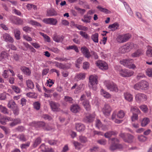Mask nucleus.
<instances>
[{
	"label": "nucleus",
	"instance_id": "nucleus-1",
	"mask_svg": "<svg viewBox=\"0 0 152 152\" xmlns=\"http://www.w3.org/2000/svg\"><path fill=\"white\" fill-rule=\"evenodd\" d=\"M148 86L149 84L148 82L145 80H142L134 85V88L135 90H146L148 88Z\"/></svg>",
	"mask_w": 152,
	"mask_h": 152
},
{
	"label": "nucleus",
	"instance_id": "nucleus-2",
	"mask_svg": "<svg viewBox=\"0 0 152 152\" xmlns=\"http://www.w3.org/2000/svg\"><path fill=\"white\" fill-rule=\"evenodd\" d=\"M98 77L96 75H91L89 77V86L93 90L96 89V85L98 83Z\"/></svg>",
	"mask_w": 152,
	"mask_h": 152
},
{
	"label": "nucleus",
	"instance_id": "nucleus-3",
	"mask_svg": "<svg viewBox=\"0 0 152 152\" xmlns=\"http://www.w3.org/2000/svg\"><path fill=\"white\" fill-rule=\"evenodd\" d=\"M131 37V34H120L118 36L116 40L117 42L122 43L128 41Z\"/></svg>",
	"mask_w": 152,
	"mask_h": 152
},
{
	"label": "nucleus",
	"instance_id": "nucleus-4",
	"mask_svg": "<svg viewBox=\"0 0 152 152\" xmlns=\"http://www.w3.org/2000/svg\"><path fill=\"white\" fill-rule=\"evenodd\" d=\"M104 83L107 88L110 91L115 92L118 91V88L114 83L109 81H105Z\"/></svg>",
	"mask_w": 152,
	"mask_h": 152
},
{
	"label": "nucleus",
	"instance_id": "nucleus-5",
	"mask_svg": "<svg viewBox=\"0 0 152 152\" xmlns=\"http://www.w3.org/2000/svg\"><path fill=\"white\" fill-rule=\"evenodd\" d=\"M133 60L132 59H123L120 61L121 64L129 68L134 69L135 66L132 64Z\"/></svg>",
	"mask_w": 152,
	"mask_h": 152
},
{
	"label": "nucleus",
	"instance_id": "nucleus-6",
	"mask_svg": "<svg viewBox=\"0 0 152 152\" xmlns=\"http://www.w3.org/2000/svg\"><path fill=\"white\" fill-rule=\"evenodd\" d=\"M113 141L114 142L110 147V150L113 151L116 149H122L123 146L121 144H118V143L119 142V140L116 138H113L112 139Z\"/></svg>",
	"mask_w": 152,
	"mask_h": 152
},
{
	"label": "nucleus",
	"instance_id": "nucleus-7",
	"mask_svg": "<svg viewBox=\"0 0 152 152\" xmlns=\"http://www.w3.org/2000/svg\"><path fill=\"white\" fill-rule=\"evenodd\" d=\"M86 96L83 94L81 96L80 100L83 101V104L86 110L89 111L91 110V106L88 100L85 99Z\"/></svg>",
	"mask_w": 152,
	"mask_h": 152
},
{
	"label": "nucleus",
	"instance_id": "nucleus-8",
	"mask_svg": "<svg viewBox=\"0 0 152 152\" xmlns=\"http://www.w3.org/2000/svg\"><path fill=\"white\" fill-rule=\"evenodd\" d=\"M119 73L123 77H129L133 75L134 72L126 69H121L119 71Z\"/></svg>",
	"mask_w": 152,
	"mask_h": 152
},
{
	"label": "nucleus",
	"instance_id": "nucleus-9",
	"mask_svg": "<svg viewBox=\"0 0 152 152\" xmlns=\"http://www.w3.org/2000/svg\"><path fill=\"white\" fill-rule=\"evenodd\" d=\"M10 20L12 23L16 25H21L23 23L22 19L14 16L10 17Z\"/></svg>",
	"mask_w": 152,
	"mask_h": 152
},
{
	"label": "nucleus",
	"instance_id": "nucleus-10",
	"mask_svg": "<svg viewBox=\"0 0 152 152\" xmlns=\"http://www.w3.org/2000/svg\"><path fill=\"white\" fill-rule=\"evenodd\" d=\"M49 104L52 111L54 112H58L60 110V104L57 102L51 101Z\"/></svg>",
	"mask_w": 152,
	"mask_h": 152
},
{
	"label": "nucleus",
	"instance_id": "nucleus-11",
	"mask_svg": "<svg viewBox=\"0 0 152 152\" xmlns=\"http://www.w3.org/2000/svg\"><path fill=\"white\" fill-rule=\"evenodd\" d=\"M96 64L100 69L102 70H106L108 69L107 64L104 61H98L96 62Z\"/></svg>",
	"mask_w": 152,
	"mask_h": 152
},
{
	"label": "nucleus",
	"instance_id": "nucleus-12",
	"mask_svg": "<svg viewBox=\"0 0 152 152\" xmlns=\"http://www.w3.org/2000/svg\"><path fill=\"white\" fill-rule=\"evenodd\" d=\"M112 111V108L108 104H105L102 109L103 114L106 116H109Z\"/></svg>",
	"mask_w": 152,
	"mask_h": 152
},
{
	"label": "nucleus",
	"instance_id": "nucleus-13",
	"mask_svg": "<svg viewBox=\"0 0 152 152\" xmlns=\"http://www.w3.org/2000/svg\"><path fill=\"white\" fill-rule=\"evenodd\" d=\"M135 98L136 100L138 102L145 101L147 99L146 96L142 93H138L136 94Z\"/></svg>",
	"mask_w": 152,
	"mask_h": 152
},
{
	"label": "nucleus",
	"instance_id": "nucleus-14",
	"mask_svg": "<svg viewBox=\"0 0 152 152\" xmlns=\"http://www.w3.org/2000/svg\"><path fill=\"white\" fill-rule=\"evenodd\" d=\"M81 51L83 55L87 58H89L91 55L88 49L85 46L81 48Z\"/></svg>",
	"mask_w": 152,
	"mask_h": 152
},
{
	"label": "nucleus",
	"instance_id": "nucleus-15",
	"mask_svg": "<svg viewBox=\"0 0 152 152\" xmlns=\"http://www.w3.org/2000/svg\"><path fill=\"white\" fill-rule=\"evenodd\" d=\"M131 49L130 43H127L125 45L121 47L120 48V51L122 53L129 52Z\"/></svg>",
	"mask_w": 152,
	"mask_h": 152
},
{
	"label": "nucleus",
	"instance_id": "nucleus-16",
	"mask_svg": "<svg viewBox=\"0 0 152 152\" xmlns=\"http://www.w3.org/2000/svg\"><path fill=\"white\" fill-rule=\"evenodd\" d=\"M57 15V13L53 8L49 9L46 11V15L47 16L51 17Z\"/></svg>",
	"mask_w": 152,
	"mask_h": 152
},
{
	"label": "nucleus",
	"instance_id": "nucleus-17",
	"mask_svg": "<svg viewBox=\"0 0 152 152\" xmlns=\"http://www.w3.org/2000/svg\"><path fill=\"white\" fill-rule=\"evenodd\" d=\"M11 121H13V119L8 117H4L0 113V121L2 124L5 125L6 122Z\"/></svg>",
	"mask_w": 152,
	"mask_h": 152
},
{
	"label": "nucleus",
	"instance_id": "nucleus-18",
	"mask_svg": "<svg viewBox=\"0 0 152 152\" xmlns=\"http://www.w3.org/2000/svg\"><path fill=\"white\" fill-rule=\"evenodd\" d=\"M45 123L43 122H33L31 124V125L36 128L43 127V128L45 126Z\"/></svg>",
	"mask_w": 152,
	"mask_h": 152
},
{
	"label": "nucleus",
	"instance_id": "nucleus-19",
	"mask_svg": "<svg viewBox=\"0 0 152 152\" xmlns=\"http://www.w3.org/2000/svg\"><path fill=\"white\" fill-rule=\"evenodd\" d=\"M2 37L4 41L6 42H9L11 43H12L14 42L13 38L7 33L3 34Z\"/></svg>",
	"mask_w": 152,
	"mask_h": 152
},
{
	"label": "nucleus",
	"instance_id": "nucleus-20",
	"mask_svg": "<svg viewBox=\"0 0 152 152\" xmlns=\"http://www.w3.org/2000/svg\"><path fill=\"white\" fill-rule=\"evenodd\" d=\"M80 110V107L77 104H73L71 107L70 110L71 111L74 113H77Z\"/></svg>",
	"mask_w": 152,
	"mask_h": 152
},
{
	"label": "nucleus",
	"instance_id": "nucleus-21",
	"mask_svg": "<svg viewBox=\"0 0 152 152\" xmlns=\"http://www.w3.org/2000/svg\"><path fill=\"white\" fill-rule=\"evenodd\" d=\"M92 18L91 16L86 14L84 15L83 18L81 19V20L85 23H90Z\"/></svg>",
	"mask_w": 152,
	"mask_h": 152
},
{
	"label": "nucleus",
	"instance_id": "nucleus-22",
	"mask_svg": "<svg viewBox=\"0 0 152 152\" xmlns=\"http://www.w3.org/2000/svg\"><path fill=\"white\" fill-rule=\"evenodd\" d=\"M55 64V66L60 69H67L65 64L61 63L58 62L57 61H54L53 63Z\"/></svg>",
	"mask_w": 152,
	"mask_h": 152
},
{
	"label": "nucleus",
	"instance_id": "nucleus-23",
	"mask_svg": "<svg viewBox=\"0 0 152 152\" xmlns=\"http://www.w3.org/2000/svg\"><path fill=\"white\" fill-rule=\"evenodd\" d=\"M53 39L54 41L57 42H62L64 39V37L62 36L55 34L54 35Z\"/></svg>",
	"mask_w": 152,
	"mask_h": 152
},
{
	"label": "nucleus",
	"instance_id": "nucleus-24",
	"mask_svg": "<svg viewBox=\"0 0 152 152\" xmlns=\"http://www.w3.org/2000/svg\"><path fill=\"white\" fill-rule=\"evenodd\" d=\"M126 137V138H124L125 142L129 143H131L133 142L134 138L133 136L129 134H127Z\"/></svg>",
	"mask_w": 152,
	"mask_h": 152
},
{
	"label": "nucleus",
	"instance_id": "nucleus-25",
	"mask_svg": "<svg viewBox=\"0 0 152 152\" xmlns=\"http://www.w3.org/2000/svg\"><path fill=\"white\" fill-rule=\"evenodd\" d=\"M119 27V24L117 23L110 25L108 27V28L111 30V31H113L118 29Z\"/></svg>",
	"mask_w": 152,
	"mask_h": 152
},
{
	"label": "nucleus",
	"instance_id": "nucleus-26",
	"mask_svg": "<svg viewBox=\"0 0 152 152\" xmlns=\"http://www.w3.org/2000/svg\"><path fill=\"white\" fill-rule=\"evenodd\" d=\"M75 127L76 130L79 132L83 131L85 129L84 125L80 123L76 124Z\"/></svg>",
	"mask_w": 152,
	"mask_h": 152
},
{
	"label": "nucleus",
	"instance_id": "nucleus-27",
	"mask_svg": "<svg viewBox=\"0 0 152 152\" xmlns=\"http://www.w3.org/2000/svg\"><path fill=\"white\" fill-rule=\"evenodd\" d=\"M40 148L43 152H52L53 149L49 148L47 146L45 145L44 144H42L40 146Z\"/></svg>",
	"mask_w": 152,
	"mask_h": 152
},
{
	"label": "nucleus",
	"instance_id": "nucleus-28",
	"mask_svg": "<svg viewBox=\"0 0 152 152\" xmlns=\"http://www.w3.org/2000/svg\"><path fill=\"white\" fill-rule=\"evenodd\" d=\"M20 69L25 75H30L31 74V71L28 68L22 66L21 67Z\"/></svg>",
	"mask_w": 152,
	"mask_h": 152
},
{
	"label": "nucleus",
	"instance_id": "nucleus-29",
	"mask_svg": "<svg viewBox=\"0 0 152 152\" xmlns=\"http://www.w3.org/2000/svg\"><path fill=\"white\" fill-rule=\"evenodd\" d=\"M94 116L92 115L87 116L84 119V121L86 123L92 122L94 119Z\"/></svg>",
	"mask_w": 152,
	"mask_h": 152
},
{
	"label": "nucleus",
	"instance_id": "nucleus-30",
	"mask_svg": "<svg viewBox=\"0 0 152 152\" xmlns=\"http://www.w3.org/2000/svg\"><path fill=\"white\" fill-rule=\"evenodd\" d=\"M13 31L15 37L16 39L19 40L20 39V30L18 28H15L14 29Z\"/></svg>",
	"mask_w": 152,
	"mask_h": 152
},
{
	"label": "nucleus",
	"instance_id": "nucleus-31",
	"mask_svg": "<svg viewBox=\"0 0 152 152\" xmlns=\"http://www.w3.org/2000/svg\"><path fill=\"white\" fill-rule=\"evenodd\" d=\"M130 111L132 114H139L140 113V111L137 107L136 106H132L131 107Z\"/></svg>",
	"mask_w": 152,
	"mask_h": 152
},
{
	"label": "nucleus",
	"instance_id": "nucleus-32",
	"mask_svg": "<svg viewBox=\"0 0 152 152\" xmlns=\"http://www.w3.org/2000/svg\"><path fill=\"white\" fill-rule=\"evenodd\" d=\"M124 97L125 99L129 102H131L133 100L132 95L128 92L124 94Z\"/></svg>",
	"mask_w": 152,
	"mask_h": 152
},
{
	"label": "nucleus",
	"instance_id": "nucleus-33",
	"mask_svg": "<svg viewBox=\"0 0 152 152\" xmlns=\"http://www.w3.org/2000/svg\"><path fill=\"white\" fill-rule=\"evenodd\" d=\"M143 53V51L141 49H138L132 54V56L133 57L139 56Z\"/></svg>",
	"mask_w": 152,
	"mask_h": 152
},
{
	"label": "nucleus",
	"instance_id": "nucleus-34",
	"mask_svg": "<svg viewBox=\"0 0 152 152\" xmlns=\"http://www.w3.org/2000/svg\"><path fill=\"white\" fill-rule=\"evenodd\" d=\"M100 93L102 96L105 98H109L111 97V95L108 92L105 91L103 89L101 90Z\"/></svg>",
	"mask_w": 152,
	"mask_h": 152
},
{
	"label": "nucleus",
	"instance_id": "nucleus-35",
	"mask_svg": "<svg viewBox=\"0 0 152 152\" xmlns=\"http://www.w3.org/2000/svg\"><path fill=\"white\" fill-rule=\"evenodd\" d=\"M150 122V120L148 118H144L141 122V125L142 127L145 126Z\"/></svg>",
	"mask_w": 152,
	"mask_h": 152
},
{
	"label": "nucleus",
	"instance_id": "nucleus-36",
	"mask_svg": "<svg viewBox=\"0 0 152 152\" xmlns=\"http://www.w3.org/2000/svg\"><path fill=\"white\" fill-rule=\"evenodd\" d=\"M116 113L115 111L113 112L112 115V119L115 123L118 124L120 123H121V121L116 118Z\"/></svg>",
	"mask_w": 152,
	"mask_h": 152
},
{
	"label": "nucleus",
	"instance_id": "nucleus-37",
	"mask_svg": "<svg viewBox=\"0 0 152 152\" xmlns=\"http://www.w3.org/2000/svg\"><path fill=\"white\" fill-rule=\"evenodd\" d=\"M26 85L29 88L31 89H32L34 88V85L31 80H26Z\"/></svg>",
	"mask_w": 152,
	"mask_h": 152
},
{
	"label": "nucleus",
	"instance_id": "nucleus-38",
	"mask_svg": "<svg viewBox=\"0 0 152 152\" xmlns=\"http://www.w3.org/2000/svg\"><path fill=\"white\" fill-rule=\"evenodd\" d=\"M117 134V132L114 131H109L106 133L104 136L107 138H110L112 135H114Z\"/></svg>",
	"mask_w": 152,
	"mask_h": 152
},
{
	"label": "nucleus",
	"instance_id": "nucleus-39",
	"mask_svg": "<svg viewBox=\"0 0 152 152\" xmlns=\"http://www.w3.org/2000/svg\"><path fill=\"white\" fill-rule=\"evenodd\" d=\"M137 139L140 142H145L147 140V137L142 135H138Z\"/></svg>",
	"mask_w": 152,
	"mask_h": 152
},
{
	"label": "nucleus",
	"instance_id": "nucleus-40",
	"mask_svg": "<svg viewBox=\"0 0 152 152\" xmlns=\"http://www.w3.org/2000/svg\"><path fill=\"white\" fill-rule=\"evenodd\" d=\"M83 57H80L77 59L75 61V66L79 68L80 65L81 64L82 61L83 60Z\"/></svg>",
	"mask_w": 152,
	"mask_h": 152
},
{
	"label": "nucleus",
	"instance_id": "nucleus-41",
	"mask_svg": "<svg viewBox=\"0 0 152 152\" xmlns=\"http://www.w3.org/2000/svg\"><path fill=\"white\" fill-rule=\"evenodd\" d=\"M66 49L67 50H74L77 53L79 51L77 47L75 45H69L66 47Z\"/></svg>",
	"mask_w": 152,
	"mask_h": 152
},
{
	"label": "nucleus",
	"instance_id": "nucleus-42",
	"mask_svg": "<svg viewBox=\"0 0 152 152\" xmlns=\"http://www.w3.org/2000/svg\"><path fill=\"white\" fill-rule=\"evenodd\" d=\"M28 23L33 26H38L41 27V24L39 23L32 20H28Z\"/></svg>",
	"mask_w": 152,
	"mask_h": 152
},
{
	"label": "nucleus",
	"instance_id": "nucleus-43",
	"mask_svg": "<svg viewBox=\"0 0 152 152\" xmlns=\"http://www.w3.org/2000/svg\"><path fill=\"white\" fill-rule=\"evenodd\" d=\"M98 34L95 33L92 35L91 38L94 42L97 43L98 42Z\"/></svg>",
	"mask_w": 152,
	"mask_h": 152
},
{
	"label": "nucleus",
	"instance_id": "nucleus-44",
	"mask_svg": "<svg viewBox=\"0 0 152 152\" xmlns=\"http://www.w3.org/2000/svg\"><path fill=\"white\" fill-rule=\"evenodd\" d=\"M96 127L98 128L99 129H101L104 130V127H103L102 125L101 122L99 120H97L96 121Z\"/></svg>",
	"mask_w": 152,
	"mask_h": 152
},
{
	"label": "nucleus",
	"instance_id": "nucleus-45",
	"mask_svg": "<svg viewBox=\"0 0 152 152\" xmlns=\"http://www.w3.org/2000/svg\"><path fill=\"white\" fill-rule=\"evenodd\" d=\"M64 100L66 102L72 103L73 102V99L71 97L65 96L64 98Z\"/></svg>",
	"mask_w": 152,
	"mask_h": 152
},
{
	"label": "nucleus",
	"instance_id": "nucleus-46",
	"mask_svg": "<svg viewBox=\"0 0 152 152\" xmlns=\"http://www.w3.org/2000/svg\"><path fill=\"white\" fill-rule=\"evenodd\" d=\"M75 77L78 80H83L85 77V73H80L77 75Z\"/></svg>",
	"mask_w": 152,
	"mask_h": 152
},
{
	"label": "nucleus",
	"instance_id": "nucleus-47",
	"mask_svg": "<svg viewBox=\"0 0 152 152\" xmlns=\"http://www.w3.org/2000/svg\"><path fill=\"white\" fill-rule=\"evenodd\" d=\"M0 110L1 112L4 114H8L9 113V111L4 106L0 105Z\"/></svg>",
	"mask_w": 152,
	"mask_h": 152
},
{
	"label": "nucleus",
	"instance_id": "nucleus-48",
	"mask_svg": "<svg viewBox=\"0 0 152 152\" xmlns=\"http://www.w3.org/2000/svg\"><path fill=\"white\" fill-rule=\"evenodd\" d=\"M97 8L99 9L100 11L106 14L109 13L110 12V11L108 10L107 9L102 8L100 6H98Z\"/></svg>",
	"mask_w": 152,
	"mask_h": 152
},
{
	"label": "nucleus",
	"instance_id": "nucleus-49",
	"mask_svg": "<svg viewBox=\"0 0 152 152\" xmlns=\"http://www.w3.org/2000/svg\"><path fill=\"white\" fill-rule=\"evenodd\" d=\"M11 88L13 91L16 93H20L21 92L20 89L18 86L12 85L11 86Z\"/></svg>",
	"mask_w": 152,
	"mask_h": 152
},
{
	"label": "nucleus",
	"instance_id": "nucleus-50",
	"mask_svg": "<svg viewBox=\"0 0 152 152\" xmlns=\"http://www.w3.org/2000/svg\"><path fill=\"white\" fill-rule=\"evenodd\" d=\"M125 114L124 112L122 110H121L118 112L117 116L118 118H122L124 117Z\"/></svg>",
	"mask_w": 152,
	"mask_h": 152
},
{
	"label": "nucleus",
	"instance_id": "nucleus-51",
	"mask_svg": "<svg viewBox=\"0 0 152 152\" xmlns=\"http://www.w3.org/2000/svg\"><path fill=\"white\" fill-rule=\"evenodd\" d=\"M20 121L19 119H17L14 120L13 122L10 123V125L11 126H13L17 124L20 123Z\"/></svg>",
	"mask_w": 152,
	"mask_h": 152
},
{
	"label": "nucleus",
	"instance_id": "nucleus-52",
	"mask_svg": "<svg viewBox=\"0 0 152 152\" xmlns=\"http://www.w3.org/2000/svg\"><path fill=\"white\" fill-rule=\"evenodd\" d=\"M50 22L49 25L55 26L58 22L56 19L53 18H50Z\"/></svg>",
	"mask_w": 152,
	"mask_h": 152
},
{
	"label": "nucleus",
	"instance_id": "nucleus-53",
	"mask_svg": "<svg viewBox=\"0 0 152 152\" xmlns=\"http://www.w3.org/2000/svg\"><path fill=\"white\" fill-rule=\"evenodd\" d=\"M146 55L148 57H152V48L149 46L146 53Z\"/></svg>",
	"mask_w": 152,
	"mask_h": 152
},
{
	"label": "nucleus",
	"instance_id": "nucleus-54",
	"mask_svg": "<svg viewBox=\"0 0 152 152\" xmlns=\"http://www.w3.org/2000/svg\"><path fill=\"white\" fill-rule=\"evenodd\" d=\"M41 142V140L40 137H38L34 141V144L33 146L34 147H36L37 145L39 144Z\"/></svg>",
	"mask_w": 152,
	"mask_h": 152
},
{
	"label": "nucleus",
	"instance_id": "nucleus-55",
	"mask_svg": "<svg viewBox=\"0 0 152 152\" xmlns=\"http://www.w3.org/2000/svg\"><path fill=\"white\" fill-rule=\"evenodd\" d=\"M146 75L149 77H152V68H148L146 70Z\"/></svg>",
	"mask_w": 152,
	"mask_h": 152
},
{
	"label": "nucleus",
	"instance_id": "nucleus-56",
	"mask_svg": "<svg viewBox=\"0 0 152 152\" xmlns=\"http://www.w3.org/2000/svg\"><path fill=\"white\" fill-rule=\"evenodd\" d=\"M80 34L82 37L85 38L86 39H89V36L86 32L81 31L80 32Z\"/></svg>",
	"mask_w": 152,
	"mask_h": 152
},
{
	"label": "nucleus",
	"instance_id": "nucleus-57",
	"mask_svg": "<svg viewBox=\"0 0 152 152\" xmlns=\"http://www.w3.org/2000/svg\"><path fill=\"white\" fill-rule=\"evenodd\" d=\"M49 50L52 52H54L56 53H58L59 52V50L57 48L53 47L49 48Z\"/></svg>",
	"mask_w": 152,
	"mask_h": 152
},
{
	"label": "nucleus",
	"instance_id": "nucleus-58",
	"mask_svg": "<svg viewBox=\"0 0 152 152\" xmlns=\"http://www.w3.org/2000/svg\"><path fill=\"white\" fill-rule=\"evenodd\" d=\"M140 108L144 113H146L148 111V109L146 105H142L140 106Z\"/></svg>",
	"mask_w": 152,
	"mask_h": 152
},
{
	"label": "nucleus",
	"instance_id": "nucleus-59",
	"mask_svg": "<svg viewBox=\"0 0 152 152\" xmlns=\"http://www.w3.org/2000/svg\"><path fill=\"white\" fill-rule=\"evenodd\" d=\"M40 34L45 39V41L47 42H50V37L46 34H45L43 33H40Z\"/></svg>",
	"mask_w": 152,
	"mask_h": 152
},
{
	"label": "nucleus",
	"instance_id": "nucleus-60",
	"mask_svg": "<svg viewBox=\"0 0 152 152\" xmlns=\"http://www.w3.org/2000/svg\"><path fill=\"white\" fill-rule=\"evenodd\" d=\"M78 36L77 35H75L74 38L73 39V41L75 43L77 44H80V41L79 39H78Z\"/></svg>",
	"mask_w": 152,
	"mask_h": 152
},
{
	"label": "nucleus",
	"instance_id": "nucleus-61",
	"mask_svg": "<svg viewBox=\"0 0 152 152\" xmlns=\"http://www.w3.org/2000/svg\"><path fill=\"white\" fill-rule=\"evenodd\" d=\"M33 105L34 108L36 110H38L39 109L40 104L39 102H34Z\"/></svg>",
	"mask_w": 152,
	"mask_h": 152
},
{
	"label": "nucleus",
	"instance_id": "nucleus-62",
	"mask_svg": "<svg viewBox=\"0 0 152 152\" xmlns=\"http://www.w3.org/2000/svg\"><path fill=\"white\" fill-rule=\"evenodd\" d=\"M73 144L75 147V148L77 149H80L82 147V145L80 143L77 142H74Z\"/></svg>",
	"mask_w": 152,
	"mask_h": 152
},
{
	"label": "nucleus",
	"instance_id": "nucleus-63",
	"mask_svg": "<svg viewBox=\"0 0 152 152\" xmlns=\"http://www.w3.org/2000/svg\"><path fill=\"white\" fill-rule=\"evenodd\" d=\"M97 142L101 145H104L106 144L107 141L104 139H102L98 140Z\"/></svg>",
	"mask_w": 152,
	"mask_h": 152
},
{
	"label": "nucleus",
	"instance_id": "nucleus-64",
	"mask_svg": "<svg viewBox=\"0 0 152 152\" xmlns=\"http://www.w3.org/2000/svg\"><path fill=\"white\" fill-rule=\"evenodd\" d=\"M7 55V54L6 52L4 51H2L0 55V58L2 59L6 58Z\"/></svg>",
	"mask_w": 152,
	"mask_h": 152
}]
</instances>
